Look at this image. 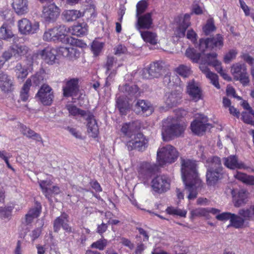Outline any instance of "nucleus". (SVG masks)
I'll return each instance as SVG.
<instances>
[{
    "label": "nucleus",
    "mask_w": 254,
    "mask_h": 254,
    "mask_svg": "<svg viewBox=\"0 0 254 254\" xmlns=\"http://www.w3.org/2000/svg\"><path fill=\"white\" fill-rule=\"evenodd\" d=\"M182 178L186 189L189 194V199H194L197 197V190L202 186V182L198 177L197 164L195 161L190 159H181Z\"/></svg>",
    "instance_id": "nucleus-1"
},
{
    "label": "nucleus",
    "mask_w": 254,
    "mask_h": 254,
    "mask_svg": "<svg viewBox=\"0 0 254 254\" xmlns=\"http://www.w3.org/2000/svg\"><path fill=\"white\" fill-rule=\"evenodd\" d=\"M185 128V126L179 123L178 118L168 117L162 122L163 139L165 141H167L175 137L180 136Z\"/></svg>",
    "instance_id": "nucleus-2"
},
{
    "label": "nucleus",
    "mask_w": 254,
    "mask_h": 254,
    "mask_svg": "<svg viewBox=\"0 0 254 254\" xmlns=\"http://www.w3.org/2000/svg\"><path fill=\"white\" fill-rule=\"evenodd\" d=\"M65 43L70 45L68 47H60L58 51L59 54L69 60L73 61L78 58L80 52L77 47H82L85 44L80 40L73 37H67Z\"/></svg>",
    "instance_id": "nucleus-3"
},
{
    "label": "nucleus",
    "mask_w": 254,
    "mask_h": 254,
    "mask_svg": "<svg viewBox=\"0 0 254 254\" xmlns=\"http://www.w3.org/2000/svg\"><path fill=\"white\" fill-rule=\"evenodd\" d=\"M179 156V152L176 149L171 145H167L159 148L157 151V160L160 166L167 163L175 162Z\"/></svg>",
    "instance_id": "nucleus-4"
},
{
    "label": "nucleus",
    "mask_w": 254,
    "mask_h": 254,
    "mask_svg": "<svg viewBox=\"0 0 254 254\" xmlns=\"http://www.w3.org/2000/svg\"><path fill=\"white\" fill-rule=\"evenodd\" d=\"M69 31V28L64 25L55 27L45 32L43 36V40L46 41H61L65 43L66 38L69 37L67 36Z\"/></svg>",
    "instance_id": "nucleus-5"
},
{
    "label": "nucleus",
    "mask_w": 254,
    "mask_h": 254,
    "mask_svg": "<svg viewBox=\"0 0 254 254\" xmlns=\"http://www.w3.org/2000/svg\"><path fill=\"white\" fill-rule=\"evenodd\" d=\"M29 51L30 49L27 46L22 44H15L3 53L2 58L5 61H8L11 58L18 61L26 56Z\"/></svg>",
    "instance_id": "nucleus-6"
},
{
    "label": "nucleus",
    "mask_w": 254,
    "mask_h": 254,
    "mask_svg": "<svg viewBox=\"0 0 254 254\" xmlns=\"http://www.w3.org/2000/svg\"><path fill=\"white\" fill-rule=\"evenodd\" d=\"M170 184L171 180L168 176H158L152 180L151 188L154 192L162 194L170 189Z\"/></svg>",
    "instance_id": "nucleus-7"
},
{
    "label": "nucleus",
    "mask_w": 254,
    "mask_h": 254,
    "mask_svg": "<svg viewBox=\"0 0 254 254\" xmlns=\"http://www.w3.org/2000/svg\"><path fill=\"white\" fill-rule=\"evenodd\" d=\"M148 140L142 133L135 134L133 139L127 142L126 146L128 150L133 149L139 151H144L147 146Z\"/></svg>",
    "instance_id": "nucleus-8"
},
{
    "label": "nucleus",
    "mask_w": 254,
    "mask_h": 254,
    "mask_svg": "<svg viewBox=\"0 0 254 254\" xmlns=\"http://www.w3.org/2000/svg\"><path fill=\"white\" fill-rule=\"evenodd\" d=\"M231 71L234 79L240 81L244 85H246L249 83L250 80L245 64L239 63L236 64L232 66Z\"/></svg>",
    "instance_id": "nucleus-9"
},
{
    "label": "nucleus",
    "mask_w": 254,
    "mask_h": 254,
    "mask_svg": "<svg viewBox=\"0 0 254 254\" xmlns=\"http://www.w3.org/2000/svg\"><path fill=\"white\" fill-rule=\"evenodd\" d=\"M36 96L45 106L51 105L54 98L52 88L46 84H44L41 86Z\"/></svg>",
    "instance_id": "nucleus-10"
},
{
    "label": "nucleus",
    "mask_w": 254,
    "mask_h": 254,
    "mask_svg": "<svg viewBox=\"0 0 254 254\" xmlns=\"http://www.w3.org/2000/svg\"><path fill=\"white\" fill-rule=\"evenodd\" d=\"M182 92L181 90H175L167 92L164 97V103L168 109L179 105L182 102Z\"/></svg>",
    "instance_id": "nucleus-11"
},
{
    "label": "nucleus",
    "mask_w": 254,
    "mask_h": 254,
    "mask_svg": "<svg viewBox=\"0 0 254 254\" xmlns=\"http://www.w3.org/2000/svg\"><path fill=\"white\" fill-rule=\"evenodd\" d=\"M207 118L204 115H200L199 117L194 120L190 126L192 131L197 135L202 134L207 128L212 127L211 124L207 123Z\"/></svg>",
    "instance_id": "nucleus-12"
},
{
    "label": "nucleus",
    "mask_w": 254,
    "mask_h": 254,
    "mask_svg": "<svg viewBox=\"0 0 254 254\" xmlns=\"http://www.w3.org/2000/svg\"><path fill=\"white\" fill-rule=\"evenodd\" d=\"M18 27L19 32L23 35H28L36 33L39 30L38 22L32 23L28 19L22 18L18 21Z\"/></svg>",
    "instance_id": "nucleus-13"
},
{
    "label": "nucleus",
    "mask_w": 254,
    "mask_h": 254,
    "mask_svg": "<svg viewBox=\"0 0 254 254\" xmlns=\"http://www.w3.org/2000/svg\"><path fill=\"white\" fill-rule=\"evenodd\" d=\"M137 20L135 24L136 29L139 31L141 29H149L153 27L152 14L147 12L136 16Z\"/></svg>",
    "instance_id": "nucleus-14"
},
{
    "label": "nucleus",
    "mask_w": 254,
    "mask_h": 254,
    "mask_svg": "<svg viewBox=\"0 0 254 254\" xmlns=\"http://www.w3.org/2000/svg\"><path fill=\"white\" fill-rule=\"evenodd\" d=\"M14 77L7 73L0 71V89L4 93L12 92L14 88Z\"/></svg>",
    "instance_id": "nucleus-15"
},
{
    "label": "nucleus",
    "mask_w": 254,
    "mask_h": 254,
    "mask_svg": "<svg viewBox=\"0 0 254 254\" xmlns=\"http://www.w3.org/2000/svg\"><path fill=\"white\" fill-rule=\"evenodd\" d=\"M162 68L161 63L158 62L153 63L148 67L142 70V75L145 79L157 78L161 75Z\"/></svg>",
    "instance_id": "nucleus-16"
},
{
    "label": "nucleus",
    "mask_w": 254,
    "mask_h": 254,
    "mask_svg": "<svg viewBox=\"0 0 254 254\" xmlns=\"http://www.w3.org/2000/svg\"><path fill=\"white\" fill-rule=\"evenodd\" d=\"M179 22L175 30V35L178 37H184L187 29L190 25V15L186 14L183 17H179Z\"/></svg>",
    "instance_id": "nucleus-17"
},
{
    "label": "nucleus",
    "mask_w": 254,
    "mask_h": 254,
    "mask_svg": "<svg viewBox=\"0 0 254 254\" xmlns=\"http://www.w3.org/2000/svg\"><path fill=\"white\" fill-rule=\"evenodd\" d=\"M223 163L225 167L231 169H247L249 168L243 162L239 161L236 155H230L223 158Z\"/></svg>",
    "instance_id": "nucleus-18"
},
{
    "label": "nucleus",
    "mask_w": 254,
    "mask_h": 254,
    "mask_svg": "<svg viewBox=\"0 0 254 254\" xmlns=\"http://www.w3.org/2000/svg\"><path fill=\"white\" fill-rule=\"evenodd\" d=\"M78 80L76 78L71 79L66 81L63 86V95L68 97L76 95L78 91Z\"/></svg>",
    "instance_id": "nucleus-19"
},
{
    "label": "nucleus",
    "mask_w": 254,
    "mask_h": 254,
    "mask_svg": "<svg viewBox=\"0 0 254 254\" xmlns=\"http://www.w3.org/2000/svg\"><path fill=\"white\" fill-rule=\"evenodd\" d=\"M200 157L203 161H205L207 169L223 171L221 160L219 157L214 156L206 158L203 154H201Z\"/></svg>",
    "instance_id": "nucleus-20"
},
{
    "label": "nucleus",
    "mask_w": 254,
    "mask_h": 254,
    "mask_svg": "<svg viewBox=\"0 0 254 254\" xmlns=\"http://www.w3.org/2000/svg\"><path fill=\"white\" fill-rule=\"evenodd\" d=\"M187 93L190 98L195 102H197L201 98V90L198 86L197 83L194 80L190 81L187 87Z\"/></svg>",
    "instance_id": "nucleus-21"
},
{
    "label": "nucleus",
    "mask_w": 254,
    "mask_h": 254,
    "mask_svg": "<svg viewBox=\"0 0 254 254\" xmlns=\"http://www.w3.org/2000/svg\"><path fill=\"white\" fill-rule=\"evenodd\" d=\"M59 13L58 7L55 4H52L43 8L42 17L46 21L50 22L56 19Z\"/></svg>",
    "instance_id": "nucleus-22"
},
{
    "label": "nucleus",
    "mask_w": 254,
    "mask_h": 254,
    "mask_svg": "<svg viewBox=\"0 0 254 254\" xmlns=\"http://www.w3.org/2000/svg\"><path fill=\"white\" fill-rule=\"evenodd\" d=\"M68 216L65 213H63L61 215L55 220L54 221V230L58 232L61 227L67 232H71V228L67 224Z\"/></svg>",
    "instance_id": "nucleus-23"
},
{
    "label": "nucleus",
    "mask_w": 254,
    "mask_h": 254,
    "mask_svg": "<svg viewBox=\"0 0 254 254\" xmlns=\"http://www.w3.org/2000/svg\"><path fill=\"white\" fill-rule=\"evenodd\" d=\"M223 171L207 169L206 182L208 186H214L223 178Z\"/></svg>",
    "instance_id": "nucleus-24"
},
{
    "label": "nucleus",
    "mask_w": 254,
    "mask_h": 254,
    "mask_svg": "<svg viewBox=\"0 0 254 254\" xmlns=\"http://www.w3.org/2000/svg\"><path fill=\"white\" fill-rule=\"evenodd\" d=\"M91 117L87 116L84 118L87 121V131L89 135L92 137L95 138L97 136L99 133V128L94 119V116L90 112Z\"/></svg>",
    "instance_id": "nucleus-25"
},
{
    "label": "nucleus",
    "mask_w": 254,
    "mask_h": 254,
    "mask_svg": "<svg viewBox=\"0 0 254 254\" xmlns=\"http://www.w3.org/2000/svg\"><path fill=\"white\" fill-rule=\"evenodd\" d=\"M12 7L18 15H23L28 11L27 0H13Z\"/></svg>",
    "instance_id": "nucleus-26"
},
{
    "label": "nucleus",
    "mask_w": 254,
    "mask_h": 254,
    "mask_svg": "<svg viewBox=\"0 0 254 254\" xmlns=\"http://www.w3.org/2000/svg\"><path fill=\"white\" fill-rule=\"evenodd\" d=\"M205 64L206 63L204 62V64L202 63L200 64V69L205 74L206 77L210 80L212 84L217 89H219L220 86L218 82L217 75L211 72L209 68L205 65Z\"/></svg>",
    "instance_id": "nucleus-27"
},
{
    "label": "nucleus",
    "mask_w": 254,
    "mask_h": 254,
    "mask_svg": "<svg viewBox=\"0 0 254 254\" xmlns=\"http://www.w3.org/2000/svg\"><path fill=\"white\" fill-rule=\"evenodd\" d=\"M57 51L54 48L48 47L45 48L41 53V57L46 63L53 64L56 59Z\"/></svg>",
    "instance_id": "nucleus-28"
},
{
    "label": "nucleus",
    "mask_w": 254,
    "mask_h": 254,
    "mask_svg": "<svg viewBox=\"0 0 254 254\" xmlns=\"http://www.w3.org/2000/svg\"><path fill=\"white\" fill-rule=\"evenodd\" d=\"M135 107L137 112H142V113L145 114L146 116H149L152 114L154 111V109L151 103L144 100H138L135 104Z\"/></svg>",
    "instance_id": "nucleus-29"
},
{
    "label": "nucleus",
    "mask_w": 254,
    "mask_h": 254,
    "mask_svg": "<svg viewBox=\"0 0 254 254\" xmlns=\"http://www.w3.org/2000/svg\"><path fill=\"white\" fill-rule=\"evenodd\" d=\"M139 127L136 122H131L124 124L121 128V131L125 135L131 137L135 131L138 130Z\"/></svg>",
    "instance_id": "nucleus-30"
},
{
    "label": "nucleus",
    "mask_w": 254,
    "mask_h": 254,
    "mask_svg": "<svg viewBox=\"0 0 254 254\" xmlns=\"http://www.w3.org/2000/svg\"><path fill=\"white\" fill-rule=\"evenodd\" d=\"M87 31V24L85 22H82L72 26L71 29L69 28V32H70L72 35L80 36L86 34Z\"/></svg>",
    "instance_id": "nucleus-31"
},
{
    "label": "nucleus",
    "mask_w": 254,
    "mask_h": 254,
    "mask_svg": "<svg viewBox=\"0 0 254 254\" xmlns=\"http://www.w3.org/2000/svg\"><path fill=\"white\" fill-rule=\"evenodd\" d=\"M20 129L21 133L28 138H32L37 141L42 142V138L40 134L36 133L29 128H28L25 125L21 124L20 125Z\"/></svg>",
    "instance_id": "nucleus-32"
},
{
    "label": "nucleus",
    "mask_w": 254,
    "mask_h": 254,
    "mask_svg": "<svg viewBox=\"0 0 254 254\" xmlns=\"http://www.w3.org/2000/svg\"><path fill=\"white\" fill-rule=\"evenodd\" d=\"M69 113L73 116L80 115L84 119L87 116L88 117H91L90 112L88 111H84L80 109L73 105H68L66 106Z\"/></svg>",
    "instance_id": "nucleus-33"
},
{
    "label": "nucleus",
    "mask_w": 254,
    "mask_h": 254,
    "mask_svg": "<svg viewBox=\"0 0 254 254\" xmlns=\"http://www.w3.org/2000/svg\"><path fill=\"white\" fill-rule=\"evenodd\" d=\"M39 184L45 196L50 200L52 196L54 194L52 188H50L51 182L48 181H40Z\"/></svg>",
    "instance_id": "nucleus-34"
},
{
    "label": "nucleus",
    "mask_w": 254,
    "mask_h": 254,
    "mask_svg": "<svg viewBox=\"0 0 254 254\" xmlns=\"http://www.w3.org/2000/svg\"><path fill=\"white\" fill-rule=\"evenodd\" d=\"M123 92H125L127 96L129 97L136 98L140 96V92L138 87L136 85H125L122 88Z\"/></svg>",
    "instance_id": "nucleus-35"
},
{
    "label": "nucleus",
    "mask_w": 254,
    "mask_h": 254,
    "mask_svg": "<svg viewBox=\"0 0 254 254\" xmlns=\"http://www.w3.org/2000/svg\"><path fill=\"white\" fill-rule=\"evenodd\" d=\"M141 36L143 40L147 43H149L152 45H155L157 43V34L149 31H140Z\"/></svg>",
    "instance_id": "nucleus-36"
},
{
    "label": "nucleus",
    "mask_w": 254,
    "mask_h": 254,
    "mask_svg": "<svg viewBox=\"0 0 254 254\" xmlns=\"http://www.w3.org/2000/svg\"><path fill=\"white\" fill-rule=\"evenodd\" d=\"M234 177L247 185H254V176H253L248 175L240 172H237L234 175Z\"/></svg>",
    "instance_id": "nucleus-37"
},
{
    "label": "nucleus",
    "mask_w": 254,
    "mask_h": 254,
    "mask_svg": "<svg viewBox=\"0 0 254 254\" xmlns=\"http://www.w3.org/2000/svg\"><path fill=\"white\" fill-rule=\"evenodd\" d=\"M248 194L247 191L244 190H240L238 192L237 197L234 200V206L236 207H239L245 204Z\"/></svg>",
    "instance_id": "nucleus-38"
},
{
    "label": "nucleus",
    "mask_w": 254,
    "mask_h": 254,
    "mask_svg": "<svg viewBox=\"0 0 254 254\" xmlns=\"http://www.w3.org/2000/svg\"><path fill=\"white\" fill-rule=\"evenodd\" d=\"M16 78L18 80L23 81L28 75V70L27 68L22 65L20 63H18L14 67Z\"/></svg>",
    "instance_id": "nucleus-39"
},
{
    "label": "nucleus",
    "mask_w": 254,
    "mask_h": 254,
    "mask_svg": "<svg viewBox=\"0 0 254 254\" xmlns=\"http://www.w3.org/2000/svg\"><path fill=\"white\" fill-rule=\"evenodd\" d=\"M14 35L9 26L3 24L0 28V38L4 40H8L14 37Z\"/></svg>",
    "instance_id": "nucleus-40"
},
{
    "label": "nucleus",
    "mask_w": 254,
    "mask_h": 254,
    "mask_svg": "<svg viewBox=\"0 0 254 254\" xmlns=\"http://www.w3.org/2000/svg\"><path fill=\"white\" fill-rule=\"evenodd\" d=\"M63 15L67 21L76 20L82 16L81 12L77 10H65L63 12Z\"/></svg>",
    "instance_id": "nucleus-41"
},
{
    "label": "nucleus",
    "mask_w": 254,
    "mask_h": 254,
    "mask_svg": "<svg viewBox=\"0 0 254 254\" xmlns=\"http://www.w3.org/2000/svg\"><path fill=\"white\" fill-rule=\"evenodd\" d=\"M210 46V49L214 48L220 49L223 45V38L220 34L216 35L212 38H208Z\"/></svg>",
    "instance_id": "nucleus-42"
},
{
    "label": "nucleus",
    "mask_w": 254,
    "mask_h": 254,
    "mask_svg": "<svg viewBox=\"0 0 254 254\" xmlns=\"http://www.w3.org/2000/svg\"><path fill=\"white\" fill-rule=\"evenodd\" d=\"M245 221V219L242 217L232 214L231 218L230 225L235 228H240L244 226Z\"/></svg>",
    "instance_id": "nucleus-43"
},
{
    "label": "nucleus",
    "mask_w": 254,
    "mask_h": 254,
    "mask_svg": "<svg viewBox=\"0 0 254 254\" xmlns=\"http://www.w3.org/2000/svg\"><path fill=\"white\" fill-rule=\"evenodd\" d=\"M30 86V80H26L20 92V99L22 101L25 102L28 100L29 98V91Z\"/></svg>",
    "instance_id": "nucleus-44"
},
{
    "label": "nucleus",
    "mask_w": 254,
    "mask_h": 254,
    "mask_svg": "<svg viewBox=\"0 0 254 254\" xmlns=\"http://www.w3.org/2000/svg\"><path fill=\"white\" fill-rule=\"evenodd\" d=\"M117 105L120 113L123 115H126L129 109L128 103L122 98H119L117 100Z\"/></svg>",
    "instance_id": "nucleus-45"
},
{
    "label": "nucleus",
    "mask_w": 254,
    "mask_h": 254,
    "mask_svg": "<svg viewBox=\"0 0 254 254\" xmlns=\"http://www.w3.org/2000/svg\"><path fill=\"white\" fill-rule=\"evenodd\" d=\"M209 64H213L214 65V67H215L216 70L220 74L224 79L228 81L231 80V78L223 71L220 62L214 60L212 62H209Z\"/></svg>",
    "instance_id": "nucleus-46"
},
{
    "label": "nucleus",
    "mask_w": 254,
    "mask_h": 254,
    "mask_svg": "<svg viewBox=\"0 0 254 254\" xmlns=\"http://www.w3.org/2000/svg\"><path fill=\"white\" fill-rule=\"evenodd\" d=\"M186 56L192 60L193 62L197 63L200 59V55L193 48H188L186 51Z\"/></svg>",
    "instance_id": "nucleus-47"
},
{
    "label": "nucleus",
    "mask_w": 254,
    "mask_h": 254,
    "mask_svg": "<svg viewBox=\"0 0 254 254\" xmlns=\"http://www.w3.org/2000/svg\"><path fill=\"white\" fill-rule=\"evenodd\" d=\"M108 244V240L104 238H103L100 239L96 241V242L93 243L91 245L90 248L92 249H96L99 250V251H103L106 248Z\"/></svg>",
    "instance_id": "nucleus-48"
},
{
    "label": "nucleus",
    "mask_w": 254,
    "mask_h": 254,
    "mask_svg": "<svg viewBox=\"0 0 254 254\" xmlns=\"http://www.w3.org/2000/svg\"><path fill=\"white\" fill-rule=\"evenodd\" d=\"M176 71L178 74L184 78L188 77L191 74L190 67L184 64L180 65Z\"/></svg>",
    "instance_id": "nucleus-49"
},
{
    "label": "nucleus",
    "mask_w": 254,
    "mask_h": 254,
    "mask_svg": "<svg viewBox=\"0 0 254 254\" xmlns=\"http://www.w3.org/2000/svg\"><path fill=\"white\" fill-rule=\"evenodd\" d=\"M242 120L243 121L248 124H254V111L251 109V111L243 112L242 113Z\"/></svg>",
    "instance_id": "nucleus-50"
},
{
    "label": "nucleus",
    "mask_w": 254,
    "mask_h": 254,
    "mask_svg": "<svg viewBox=\"0 0 254 254\" xmlns=\"http://www.w3.org/2000/svg\"><path fill=\"white\" fill-rule=\"evenodd\" d=\"M215 29L214 20L211 18L207 20L206 24L203 27V31L206 35H209Z\"/></svg>",
    "instance_id": "nucleus-51"
},
{
    "label": "nucleus",
    "mask_w": 254,
    "mask_h": 254,
    "mask_svg": "<svg viewBox=\"0 0 254 254\" xmlns=\"http://www.w3.org/2000/svg\"><path fill=\"white\" fill-rule=\"evenodd\" d=\"M166 211L169 214L176 215L184 217H185L187 214L186 211L173 207H168L166 209Z\"/></svg>",
    "instance_id": "nucleus-52"
},
{
    "label": "nucleus",
    "mask_w": 254,
    "mask_h": 254,
    "mask_svg": "<svg viewBox=\"0 0 254 254\" xmlns=\"http://www.w3.org/2000/svg\"><path fill=\"white\" fill-rule=\"evenodd\" d=\"M148 4L146 0H142L139 1L136 4V16L142 13L146 10Z\"/></svg>",
    "instance_id": "nucleus-53"
},
{
    "label": "nucleus",
    "mask_w": 254,
    "mask_h": 254,
    "mask_svg": "<svg viewBox=\"0 0 254 254\" xmlns=\"http://www.w3.org/2000/svg\"><path fill=\"white\" fill-rule=\"evenodd\" d=\"M191 215L193 217L207 216L208 215L207 208H196L191 211Z\"/></svg>",
    "instance_id": "nucleus-54"
},
{
    "label": "nucleus",
    "mask_w": 254,
    "mask_h": 254,
    "mask_svg": "<svg viewBox=\"0 0 254 254\" xmlns=\"http://www.w3.org/2000/svg\"><path fill=\"white\" fill-rule=\"evenodd\" d=\"M156 168V166L154 164L146 162L142 165L141 172L142 173L144 171L146 172L145 173L146 175H149L154 171Z\"/></svg>",
    "instance_id": "nucleus-55"
},
{
    "label": "nucleus",
    "mask_w": 254,
    "mask_h": 254,
    "mask_svg": "<svg viewBox=\"0 0 254 254\" xmlns=\"http://www.w3.org/2000/svg\"><path fill=\"white\" fill-rule=\"evenodd\" d=\"M27 80H30L31 85H32V82L36 86H38L43 81L44 76L42 73H37Z\"/></svg>",
    "instance_id": "nucleus-56"
},
{
    "label": "nucleus",
    "mask_w": 254,
    "mask_h": 254,
    "mask_svg": "<svg viewBox=\"0 0 254 254\" xmlns=\"http://www.w3.org/2000/svg\"><path fill=\"white\" fill-rule=\"evenodd\" d=\"M103 46L104 44L102 42L93 41L92 44L91 48L94 54L96 56L98 55L101 51Z\"/></svg>",
    "instance_id": "nucleus-57"
},
{
    "label": "nucleus",
    "mask_w": 254,
    "mask_h": 254,
    "mask_svg": "<svg viewBox=\"0 0 254 254\" xmlns=\"http://www.w3.org/2000/svg\"><path fill=\"white\" fill-rule=\"evenodd\" d=\"M238 52L236 50H231L227 53L224 58V61L225 63H229L232 60L234 59L237 54Z\"/></svg>",
    "instance_id": "nucleus-58"
},
{
    "label": "nucleus",
    "mask_w": 254,
    "mask_h": 254,
    "mask_svg": "<svg viewBox=\"0 0 254 254\" xmlns=\"http://www.w3.org/2000/svg\"><path fill=\"white\" fill-rule=\"evenodd\" d=\"M217 56V55L215 53L207 54L204 58H202V61L203 62H205V63H206L208 65H212L214 66L213 64H209V62H212L214 60L218 61L216 59Z\"/></svg>",
    "instance_id": "nucleus-59"
},
{
    "label": "nucleus",
    "mask_w": 254,
    "mask_h": 254,
    "mask_svg": "<svg viewBox=\"0 0 254 254\" xmlns=\"http://www.w3.org/2000/svg\"><path fill=\"white\" fill-rule=\"evenodd\" d=\"M210 46L208 38L200 39L199 48L201 52H204L206 49H210Z\"/></svg>",
    "instance_id": "nucleus-60"
},
{
    "label": "nucleus",
    "mask_w": 254,
    "mask_h": 254,
    "mask_svg": "<svg viewBox=\"0 0 254 254\" xmlns=\"http://www.w3.org/2000/svg\"><path fill=\"white\" fill-rule=\"evenodd\" d=\"M115 54L116 55L120 56L122 54H125L127 52V48L122 45H119L116 46L115 49Z\"/></svg>",
    "instance_id": "nucleus-61"
},
{
    "label": "nucleus",
    "mask_w": 254,
    "mask_h": 254,
    "mask_svg": "<svg viewBox=\"0 0 254 254\" xmlns=\"http://www.w3.org/2000/svg\"><path fill=\"white\" fill-rule=\"evenodd\" d=\"M239 214L243 217L242 218L245 219V221L249 219L252 215L251 211L249 209H240Z\"/></svg>",
    "instance_id": "nucleus-62"
},
{
    "label": "nucleus",
    "mask_w": 254,
    "mask_h": 254,
    "mask_svg": "<svg viewBox=\"0 0 254 254\" xmlns=\"http://www.w3.org/2000/svg\"><path fill=\"white\" fill-rule=\"evenodd\" d=\"M116 62V61L113 57H108L107 58L106 64H105V67L107 70L106 72L111 69Z\"/></svg>",
    "instance_id": "nucleus-63"
},
{
    "label": "nucleus",
    "mask_w": 254,
    "mask_h": 254,
    "mask_svg": "<svg viewBox=\"0 0 254 254\" xmlns=\"http://www.w3.org/2000/svg\"><path fill=\"white\" fill-rule=\"evenodd\" d=\"M232 215V213L229 212H224L221 214L217 215L216 218L219 220H230L231 221V218Z\"/></svg>",
    "instance_id": "nucleus-64"
}]
</instances>
